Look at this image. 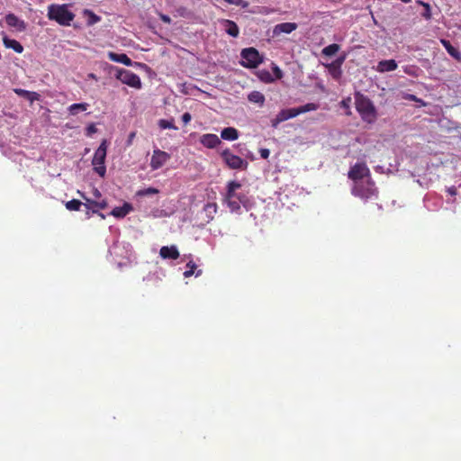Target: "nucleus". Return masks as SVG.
<instances>
[{
  "mask_svg": "<svg viewBox=\"0 0 461 461\" xmlns=\"http://www.w3.org/2000/svg\"><path fill=\"white\" fill-rule=\"evenodd\" d=\"M186 267L189 268L184 272L185 277H189L194 273V269L196 268V265L194 263L189 262Z\"/></svg>",
  "mask_w": 461,
  "mask_h": 461,
  "instance_id": "obj_35",
  "label": "nucleus"
},
{
  "mask_svg": "<svg viewBox=\"0 0 461 461\" xmlns=\"http://www.w3.org/2000/svg\"><path fill=\"white\" fill-rule=\"evenodd\" d=\"M295 113H297V116L302 114V113H308V112H312V111H315L318 109V105L316 104H313V103H308L304 105H302L300 107H295Z\"/></svg>",
  "mask_w": 461,
  "mask_h": 461,
  "instance_id": "obj_30",
  "label": "nucleus"
},
{
  "mask_svg": "<svg viewBox=\"0 0 461 461\" xmlns=\"http://www.w3.org/2000/svg\"><path fill=\"white\" fill-rule=\"evenodd\" d=\"M93 194H94V196H95V197H96V198L101 197V192H100L98 189H96V188H95V189L93 190Z\"/></svg>",
  "mask_w": 461,
  "mask_h": 461,
  "instance_id": "obj_50",
  "label": "nucleus"
},
{
  "mask_svg": "<svg viewBox=\"0 0 461 461\" xmlns=\"http://www.w3.org/2000/svg\"><path fill=\"white\" fill-rule=\"evenodd\" d=\"M277 115L280 117V119L285 122L286 120H289V119H292V118H294L297 116V113H295V109L294 108H290V109H283L281 110Z\"/></svg>",
  "mask_w": 461,
  "mask_h": 461,
  "instance_id": "obj_28",
  "label": "nucleus"
},
{
  "mask_svg": "<svg viewBox=\"0 0 461 461\" xmlns=\"http://www.w3.org/2000/svg\"><path fill=\"white\" fill-rule=\"evenodd\" d=\"M159 193V190L155 188V187H148V188H145V189H140L139 191H137L136 193V195L137 196H148V195H151V194H157Z\"/></svg>",
  "mask_w": 461,
  "mask_h": 461,
  "instance_id": "obj_31",
  "label": "nucleus"
},
{
  "mask_svg": "<svg viewBox=\"0 0 461 461\" xmlns=\"http://www.w3.org/2000/svg\"><path fill=\"white\" fill-rule=\"evenodd\" d=\"M258 79L264 83H272L275 81L273 75L267 69H260L256 73Z\"/></svg>",
  "mask_w": 461,
  "mask_h": 461,
  "instance_id": "obj_27",
  "label": "nucleus"
},
{
  "mask_svg": "<svg viewBox=\"0 0 461 461\" xmlns=\"http://www.w3.org/2000/svg\"><path fill=\"white\" fill-rule=\"evenodd\" d=\"M158 16H159V18L161 19L162 22H164L166 23H168V24L171 23V18L168 15L164 14L162 13H158Z\"/></svg>",
  "mask_w": 461,
  "mask_h": 461,
  "instance_id": "obj_42",
  "label": "nucleus"
},
{
  "mask_svg": "<svg viewBox=\"0 0 461 461\" xmlns=\"http://www.w3.org/2000/svg\"><path fill=\"white\" fill-rule=\"evenodd\" d=\"M422 6L424 7V12L422 13L421 15L426 20H429L431 18L430 5L429 4H422Z\"/></svg>",
  "mask_w": 461,
  "mask_h": 461,
  "instance_id": "obj_37",
  "label": "nucleus"
},
{
  "mask_svg": "<svg viewBox=\"0 0 461 461\" xmlns=\"http://www.w3.org/2000/svg\"><path fill=\"white\" fill-rule=\"evenodd\" d=\"M440 43L444 46V48L446 49L447 53L452 58H454L457 61H461V52L457 49L453 47L449 41L445 40V39H441L440 40Z\"/></svg>",
  "mask_w": 461,
  "mask_h": 461,
  "instance_id": "obj_19",
  "label": "nucleus"
},
{
  "mask_svg": "<svg viewBox=\"0 0 461 461\" xmlns=\"http://www.w3.org/2000/svg\"><path fill=\"white\" fill-rule=\"evenodd\" d=\"M283 122V121L280 119V117L276 114V116L271 120V125L274 128H277V126Z\"/></svg>",
  "mask_w": 461,
  "mask_h": 461,
  "instance_id": "obj_41",
  "label": "nucleus"
},
{
  "mask_svg": "<svg viewBox=\"0 0 461 461\" xmlns=\"http://www.w3.org/2000/svg\"><path fill=\"white\" fill-rule=\"evenodd\" d=\"M132 211L131 204L128 203H124L122 206L115 207L111 212V214L116 218H123L125 217L130 212Z\"/></svg>",
  "mask_w": 461,
  "mask_h": 461,
  "instance_id": "obj_20",
  "label": "nucleus"
},
{
  "mask_svg": "<svg viewBox=\"0 0 461 461\" xmlns=\"http://www.w3.org/2000/svg\"><path fill=\"white\" fill-rule=\"evenodd\" d=\"M417 4L422 6V4H426V3H425V2H423V1H421V0H418V1H417Z\"/></svg>",
  "mask_w": 461,
  "mask_h": 461,
  "instance_id": "obj_53",
  "label": "nucleus"
},
{
  "mask_svg": "<svg viewBox=\"0 0 461 461\" xmlns=\"http://www.w3.org/2000/svg\"><path fill=\"white\" fill-rule=\"evenodd\" d=\"M86 14H88L90 15V20L88 21V24H94L100 21V17L95 15L94 13H92L89 10L85 11Z\"/></svg>",
  "mask_w": 461,
  "mask_h": 461,
  "instance_id": "obj_38",
  "label": "nucleus"
},
{
  "mask_svg": "<svg viewBox=\"0 0 461 461\" xmlns=\"http://www.w3.org/2000/svg\"><path fill=\"white\" fill-rule=\"evenodd\" d=\"M356 109L366 122L373 123L375 122L377 118L376 109L369 98L364 95L357 97Z\"/></svg>",
  "mask_w": 461,
  "mask_h": 461,
  "instance_id": "obj_4",
  "label": "nucleus"
},
{
  "mask_svg": "<svg viewBox=\"0 0 461 461\" xmlns=\"http://www.w3.org/2000/svg\"><path fill=\"white\" fill-rule=\"evenodd\" d=\"M159 256L163 259H176L179 258V251L176 245L163 246L159 250Z\"/></svg>",
  "mask_w": 461,
  "mask_h": 461,
  "instance_id": "obj_11",
  "label": "nucleus"
},
{
  "mask_svg": "<svg viewBox=\"0 0 461 461\" xmlns=\"http://www.w3.org/2000/svg\"><path fill=\"white\" fill-rule=\"evenodd\" d=\"M107 152V144L106 140H103L98 149L95 151L92 165L94 166V170L101 176L104 177L106 173V167L104 165L105 158Z\"/></svg>",
  "mask_w": 461,
  "mask_h": 461,
  "instance_id": "obj_6",
  "label": "nucleus"
},
{
  "mask_svg": "<svg viewBox=\"0 0 461 461\" xmlns=\"http://www.w3.org/2000/svg\"><path fill=\"white\" fill-rule=\"evenodd\" d=\"M108 58L110 60L122 63L125 66H131V59L124 53L108 52Z\"/></svg>",
  "mask_w": 461,
  "mask_h": 461,
  "instance_id": "obj_17",
  "label": "nucleus"
},
{
  "mask_svg": "<svg viewBox=\"0 0 461 461\" xmlns=\"http://www.w3.org/2000/svg\"><path fill=\"white\" fill-rule=\"evenodd\" d=\"M223 31L231 37H238L240 33V29L236 23L230 20H223L221 22Z\"/></svg>",
  "mask_w": 461,
  "mask_h": 461,
  "instance_id": "obj_15",
  "label": "nucleus"
},
{
  "mask_svg": "<svg viewBox=\"0 0 461 461\" xmlns=\"http://www.w3.org/2000/svg\"><path fill=\"white\" fill-rule=\"evenodd\" d=\"M89 107L87 103H77L68 106V111L70 115H77L79 112H85Z\"/></svg>",
  "mask_w": 461,
  "mask_h": 461,
  "instance_id": "obj_23",
  "label": "nucleus"
},
{
  "mask_svg": "<svg viewBox=\"0 0 461 461\" xmlns=\"http://www.w3.org/2000/svg\"><path fill=\"white\" fill-rule=\"evenodd\" d=\"M398 65L394 59H384L377 63L375 70L379 73L392 72L397 68Z\"/></svg>",
  "mask_w": 461,
  "mask_h": 461,
  "instance_id": "obj_12",
  "label": "nucleus"
},
{
  "mask_svg": "<svg viewBox=\"0 0 461 461\" xmlns=\"http://www.w3.org/2000/svg\"><path fill=\"white\" fill-rule=\"evenodd\" d=\"M221 156L226 165L231 169H246L248 167V161L234 155L230 149H224Z\"/></svg>",
  "mask_w": 461,
  "mask_h": 461,
  "instance_id": "obj_7",
  "label": "nucleus"
},
{
  "mask_svg": "<svg viewBox=\"0 0 461 461\" xmlns=\"http://www.w3.org/2000/svg\"><path fill=\"white\" fill-rule=\"evenodd\" d=\"M116 77L125 85L134 88L141 87V81L140 77L131 70L120 68L117 72Z\"/></svg>",
  "mask_w": 461,
  "mask_h": 461,
  "instance_id": "obj_8",
  "label": "nucleus"
},
{
  "mask_svg": "<svg viewBox=\"0 0 461 461\" xmlns=\"http://www.w3.org/2000/svg\"><path fill=\"white\" fill-rule=\"evenodd\" d=\"M192 117H191V114L189 113H185L183 115H182V122L185 123V124H187L190 121H191Z\"/></svg>",
  "mask_w": 461,
  "mask_h": 461,
  "instance_id": "obj_46",
  "label": "nucleus"
},
{
  "mask_svg": "<svg viewBox=\"0 0 461 461\" xmlns=\"http://www.w3.org/2000/svg\"><path fill=\"white\" fill-rule=\"evenodd\" d=\"M297 29V24L295 23H278L274 27L273 33L275 35H279L281 33L289 34L292 32Z\"/></svg>",
  "mask_w": 461,
  "mask_h": 461,
  "instance_id": "obj_13",
  "label": "nucleus"
},
{
  "mask_svg": "<svg viewBox=\"0 0 461 461\" xmlns=\"http://www.w3.org/2000/svg\"><path fill=\"white\" fill-rule=\"evenodd\" d=\"M88 77L93 78V79H96L95 75V74H93V73H90V74L88 75Z\"/></svg>",
  "mask_w": 461,
  "mask_h": 461,
  "instance_id": "obj_51",
  "label": "nucleus"
},
{
  "mask_svg": "<svg viewBox=\"0 0 461 461\" xmlns=\"http://www.w3.org/2000/svg\"><path fill=\"white\" fill-rule=\"evenodd\" d=\"M447 192L451 195H455L456 194V188L455 186H451L447 189Z\"/></svg>",
  "mask_w": 461,
  "mask_h": 461,
  "instance_id": "obj_49",
  "label": "nucleus"
},
{
  "mask_svg": "<svg viewBox=\"0 0 461 461\" xmlns=\"http://www.w3.org/2000/svg\"><path fill=\"white\" fill-rule=\"evenodd\" d=\"M340 49V46L337 43H332L322 49L321 54L327 57L335 55Z\"/></svg>",
  "mask_w": 461,
  "mask_h": 461,
  "instance_id": "obj_29",
  "label": "nucleus"
},
{
  "mask_svg": "<svg viewBox=\"0 0 461 461\" xmlns=\"http://www.w3.org/2000/svg\"><path fill=\"white\" fill-rule=\"evenodd\" d=\"M240 188L241 185L238 182L231 181L228 183L224 201L232 212H238L241 204L247 206V196L243 193L238 192Z\"/></svg>",
  "mask_w": 461,
  "mask_h": 461,
  "instance_id": "obj_2",
  "label": "nucleus"
},
{
  "mask_svg": "<svg viewBox=\"0 0 461 461\" xmlns=\"http://www.w3.org/2000/svg\"><path fill=\"white\" fill-rule=\"evenodd\" d=\"M201 143L209 149H213L221 143L220 138L216 134H203L200 140Z\"/></svg>",
  "mask_w": 461,
  "mask_h": 461,
  "instance_id": "obj_14",
  "label": "nucleus"
},
{
  "mask_svg": "<svg viewBox=\"0 0 461 461\" xmlns=\"http://www.w3.org/2000/svg\"><path fill=\"white\" fill-rule=\"evenodd\" d=\"M158 126L163 130H165V129L177 130V128L174 124L173 120L168 121V120H165V119H160L158 121Z\"/></svg>",
  "mask_w": 461,
  "mask_h": 461,
  "instance_id": "obj_32",
  "label": "nucleus"
},
{
  "mask_svg": "<svg viewBox=\"0 0 461 461\" xmlns=\"http://www.w3.org/2000/svg\"><path fill=\"white\" fill-rule=\"evenodd\" d=\"M375 170H376V171H380V172H382V171H383V167H381V166H377V167H375Z\"/></svg>",
  "mask_w": 461,
  "mask_h": 461,
  "instance_id": "obj_52",
  "label": "nucleus"
},
{
  "mask_svg": "<svg viewBox=\"0 0 461 461\" xmlns=\"http://www.w3.org/2000/svg\"><path fill=\"white\" fill-rule=\"evenodd\" d=\"M272 71L274 73L275 79H281L284 76L283 71L280 69V68L274 63H272Z\"/></svg>",
  "mask_w": 461,
  "mask_h": 461,
  "instance_id": "obj_34",
  "label": "nucleus"
},
{
  "mask_svg": "<svg viewBox=\"0 0 461 461\" xmlns=\"http://www.w3.org/2000/svg\"><path fill=\"white\" fill-rule=\"evenodd\" d=\"M221 137L225 140H235L239 138V131L235 128L227 127L221 131Z\"/></svg>",
  "mask_w": 461,
  "mask_h": 461,
  "instance_id": "obj_22",
  "label": "nucleus"
},
{
  "mask_svg": "<svg viewBox=\"0 0 461 461\" xmlns=\"http://www.w3.org/2000/svg\"><path fill=\"white\" fill-rule=\"evenodd\" d=\"M347 59V54L344 53L343 55H340L339 58H337L334 61H332L333 63L337 64L338 66H342V64L344 63V61L346 60Z\"/></svg>",
  "mask_w": 461,
  "mask_h": 461,
  "instance_id": "obj_40",
  "label": "nucleus"
},
{
  "mask_svg": "<svg viewBox=\"0 0 461 461\" xmlns=\"http://www.w3.org/2000/svg\"><path fill=\"white\" fill-rule=\"evenodd\" d=\"M85 206L86 208V214L87 218L90 217V206L86 203H83L79 200L73 199L66 203V208L69 211H79L81 206Z\"/></svg>",
  "mask_w": 461,
  "mask_h": 461,
  "instance_id": "obj_18",
  "label": "nucleus"
},
{
  "mask_svg": "<svg viewBox=\"0 0 461 461\" xmlns=\"http://www.w3.org/2000/svg\"><path fill=\"white\" fill-rule=\"evenodd\" d=\"M259 153L262 158L267 159L270 155V150L268 149H260Z\"/></svg>",
  "mask_w": 461,
  "mask_h": 461,
  "instance_id": "obj_43",
  "label": "nucleus"
},
{
  "mask_svg": "<svg viewBox=\"0 0 461 461\" xmlns=\"http://www.w3.org/2000/svg\"><path fill=\"white\" fill-rule=\"evenodd\" d=\"M248 100L251 103L258 104L262 106L265 103V96L259 91H252L248 95Z\"/></svg>",
  "mask_w": 461,
  "mask_h": 461,
  "instance_id": "obj_24",
  "label": "nucleus"
},
{
  "mask_svg": "<svg viewBox=\"0 0 461 461\" xmlns=\"http://www.w3.org/2000/svg\"><path fill=\"white\" fill-rule=\"evenodd\" d=\"M3 43L5 48L14 50L16 53H22L23 47L16 40L8 38L7 36L3 37Z\"/></svg>",
  "mask_w": 461,
  "mask_h": 461,
  "instance_id": "obj_21",
  "label": "nucleus"
},
{
  "mask_svg": "<svg viewBox=\"0 0 461 461\" xmlns=\"http://www.w3.org/2000/svg\"><path fill=\"white\" fill-rule=\"evenodd\" d=\"M5 22L9 27L14 28L18 32H23L26 29L25 23L14 14H6Z\"/></svg>",
  "mask_w": 461,
  "mask_h": 461,
  "instance_id": "obj_10",
  "label": "nucleus"
},
{
  "mask_svg": "<svg viewBox=\"0 0 461 461\" xmlns=\"http://www.w3.org/2000/svg\"><path fill=\"white\" fill-rule=\"evenodd\" d=\"M216 212L217 204L215 203H208L203 206L201 213L203 215V219L206 222H209L214 218Z\"/></svg>",
  "mask_w": 461,
  "mask_h": 461,
  "instance_id": "obj_16",
  "label": "nucleus"
},
{
  "mask_svg": "<svg viewBox=\"0 0 461 461\" xmlns=\"http://www.w3.org/2000/svg\"><path fill=\"white\" fill-rule=\"evenodd\" d=\"M325 67L328 68L329 73L334 79H339L342 75V69L340 66H338L337 64L331 62L330 64L325 65Z\"/></svg>",
  "mask_w": 461,
  "mask_h": 461,
  "instance_id": "obj_26",
  "label": "nucleus"
},
{
  "mask_svg": "<svg viewBox=\"0 0 461 461\" xmlns=\"http://www.w3.org/2000/svg\"><path fill=\"white\" fill-rule=\"evenodd\" d=\"M348 177L353 180L352 194L361 199H369L376 196V187L371 180L370 170L363 162H357L351 167Z\"/></svg>",
  "mask_w": 461,
  "mask_h": 461,
  "instance_id": "obj_1",
  "label": "nucleus"
},
{
  "mask_svg": "<svg viewBox=\"0 0 461 461\" xmlns=\"http://www.w3.org/2000/svg\"><path fill=\"white\" fill-rule=\"evenodd\" d=\"M223 1L230 5H234L236 6L246 7L248 5V3L244 2L243 0H223Z\"/></svg>",
  "mask_w": 461,
  "mask_h": 461,
  "instance_id": "obj_39",
  "label": "nucleus"
},
{
  "mask_svg": "<svg viewBox=\"0 0 461 461\" xmlns=\"http://www.w3.org/2000/svg\"><path fill=\"white\" fill-rule=\"evenodd\" d=\"M366 187H367V185H366V184L365 183V184H364V185H363L364 190H366Z\"/></svg>",
  "mask_w": 461,
  "mask_h": 461,
  "instance_id": "obj_56",
  "label": "nucleus"
},
{
  "mask_svg": "<svg viewBox=\"0 0 461 461\" xmlns=\"http://www.w3.org/2000/svg\"><path fill=\"white\" fill-rule=\"evenodd\" d=\"M402 3H410L411 0H401Z\"/></svg>",
  "mask_w": 461,
  "mask_h": 461,
  "instance_id": "obj_55",
  "label": "nucleus"
},
{
  "mask_svg": "<svg viewBox=\"0 0 461 461\" xmlns=\"http://www.w3.org/2000/svg\"><path fill=\"white\" fill-rule=\"evenodd\" d=\"M405 99L407 100H410V101H414V102H420L424 104L423 101L420 98H418L416 95H411V94H408L406 96H405Z\"/></svg>",
  "mask_w": 461,
  "mask_h": 461,
  "instance_id": "obj_44",
  "label": "nucleus"
},
{
  "mask_svg": "<svg viewBox=\"0 0 461 461\" xmlns=\"http://www.w3.org/2000/svg\"><path fill=\"white\" fill-rule=\"evenodd\" d=\"M170 158L171 156L167 152L155 149L150 158L149 166L152 170H158L162 167Z\"/></svg>",
  "mask_w": 461,
  "mask_h": 461,
  "instance_id": "obj_9",
  "label": "nucleus"
},
{
  "mask_svg": "<svg viewBox=\"0 0 461 461\" xmlns=\"http://www.w3.org/2000/svg\"><path fill=\"white\" fill-rule=\"evenodd\" d=\"M202 274V270H198L195 274L196 276H200Z\"/></svg>",
  "mask_w": 461,
  "mask_h": 461,
  "instance_id": "obj_54",
  "label": "nucleus"
},
{
  "mask_svg": "<svg viewBox=\"0 0 461 461\" xmlns=\"http://www.w3.org/2000/svg\"><path fill=\"white\" fill-rule=\"evenodd\" d=\"M402 69L405 74H407L409 76L417 77V71L419 68L416 66L410 65V66H404L402 68Z\"/></svg>",
  "mask_w": 461,
  "mask_h": 461,
  "instance_id": "obj_33",
  "label": "nucleus"
},
{
  "mask_svg": "<svg viewBox=\"0 0 461 461\" xmlns=\"http://www.w3.org/2000/svg\"><path fill=\"white\" fill-rule=\"evenodd\" d=\"M96 131H97V129H96L95 124H90L86 128V131H87V135L88 136L92 135L93 133H95Z\"/></svg>",
  "mask_w": 461,
  "mask_h": 461,
  "instance_id": "obj_45",
  "label": "nucleus"
},
{
  "mask_svg": "<svg viewBox=\"0 0 461 461\" xmlns=\"http://www.w3.org/2000/svg\"><path fill=\"white\" fill-rule=\"evenodd\" d=\"M136 133L134 131L131 132L128 136V140H127V144L128 145H131L134 137H135Z\"/></svg>",
  "mask_w": 461,
  "mask_h": 461,
  "instance_id": "obj_48",
  "label": "nucleus"
},
{
  "mask_svg": "<svg viewBox=\"0 0 461 461\" xmlns=\"http://www.w3.org/2000/svg\"><path fill=\"white\" fill-rule=\"evenodd\" d=\"M176 12L177 15L181 16V17H189L190 16L189 10L185 6H179L178 8H176Z\"/></svg>",
  "mask_w": 461,
  "mask_h": 461,
  "instance_id": "obj_36",
  "label": "nucleus"
},
{
  "mask_svg": "<svg viewBox=\"0 0 461 461\" xmlns=\"http://www.w3.org/2000/svg\"><path fill=\"white\" fill-rule=\"evenodd\" d=\"M15 93L22 96H25L31 94L29 91L23 89H15Z\"/></svg>",
  "mask_w": 461,
  "mask_h": 461,
  "instance_id": "obj_47",
  "label": "nucleus"
},
{
  "mask_svg": "<svg viewBox=\"0 0 461 461\" xmlns=\"http://www.w3.org/2000/svg\"><path fill=\"white\" fill-rule=\"evenodd\" d=\"M98 214L101 216V218L104 219V215L103 213L99 212Z\"/></svg>",
  "mask_w": 461,
  "mask_h": 461,
  "instance_id": "obj_57",
  "label": "nucleus"
},
{
  "mask_svg": "<svg viewBox=\"0 0 461 461\" xmlns=\"http://www.w3.org/2000/svg\"><path fill=\"white\" fill-rule=\"evenodd\" d=\"M240 65L248 68H256L264 60L258 50L252 47L243 49L240 52Z\"/></svg>",
  "mask_w": 461,
  "mask_h": 461,
  "instance_id": "obj_5",
  "label": "nucleus"
},
{
  "mask_svg": "<svg viewBox=\"0 0 461 461\" xmlns=\"http://www.w3.org/2000/svg\"><path fill=\"white\" fill-rule=\"evenodd\" d=\"M83 198L86 201L87 204L90 203L93 207H90V215L92 213H97L98 211L97 209H104L107 207V203L103 200L101 202H95V201H92L88 198H86V196H83Z\"/></svg>",
  "mask_w": 461,
  "mask_h": 461,
  "instance_id": "obj_25",
  "label": "nucleus"
},
{
  "mask_svg": "<svg viewBox=\"0 0 461 461\" xmlns=\"http://www.w3.org/2000/svg\"><path fill=\"white\" fill-rule=\"evenodd\" d=\"M47 16L50 20L55 21L62 26H69L75 18V14L69 11L68 5L56 4L48 6Z\"/></svg>",
  "mask_w": 461,
  "mask_h": 461,
  "instance_id": "obj_3",
  "label": "nucleus"
}]
</instances>
